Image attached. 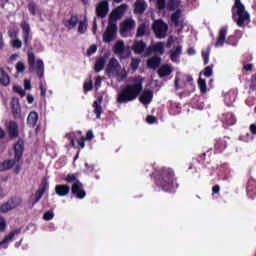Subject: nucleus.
<instances>
[{
	"mask_svg": "<svg viewBox=\"0 0 256 256\" xmlns=\"http://www.w3.org/2000/svg\"><path fill=\"white\" fill-rule=\"evenodd\" d=\"M143 91V78L137 77L134 79V83L127 84L120 89L117 95V103L123 105L125 103H131L135 101L141 95Z\"/></svg>",
	"mask_w": 256,
	"mask_h": 256,
	"instance_id": "1",
	"label": "nucleus"
},
{
	"mask_svg": "<svg viewBox=\"0 0 256 256\" xmlns=\"http://www.w3.org/2000/svg\"><path fill=\"white\" fill-rule=\"evenodd\" d=\"M156 185L166 193H175V190L179 189V182H177L175 171L171 168L160 169L156 178Z\"/></svg>",
	"mask_w": 256,
	"mask_h": 256,
	"instance_id": "2",
	"label": "nucleus"
},
{
	"mask_svg": "<svg viewBox=\"0 0 256 256\" xmlns=\"http://www.w3.org/2000/svg\"><path fill=\"white\" fill-rule=\"evenodd\" d=\"M14 150V159L4 160L0 163V173L3 171H9L13 169L17 163H20L23 160V153H25V140L19 138L13 146Z\"/></svg>",
	"mask_w": 256,
	"mask_h": 256,
	"instance_id": "3",
	"label": "nucleus"
},
{
	"mask_svg": "<svg viewBox=\"0 0 256 256\" xmlns=\"http://www.w3.org/2000/svg\"><path fill=\"white\" fill-rule=\"evenodd\" d=\"M232 19L238 25V27H245V23L249 21L250 15L245 11V5L241 3V0H235L232 6Z\"/></svg>",
	"mask_w": 256,
	"mask_h": 256,
	"instance_id": "4",
	"label": "nucleus"
},
{
	"mask_svg": "<svg viewBox=\"0 0 256 256\" xmlns=\"http://www.w3.org/2000/svg\"><path fill=\"white\" fill-rule=\"evenodd\" d=\"M28 65L33 69L36 67V75H38L39 79H43V75L45 73V64L41 59L36 61L34 52H28Z\"/></svg>",
	"mask_w": 256,
	"mask_h": 256,
	"instance_id": "5",
	"label": "nucleus"
},
{
	"mask_svg": "<svg viewBox=\"0 0 256 256\" xmlns=\"http://www.w3.org/2000/svg\"><path fill=\"white\" fill-rule=\"evenodd\" d=\"M49 190V180L47 177H44L38 187V190L35 192V199L32 205H37L39 201H41L43 195H45V192Z\"/></svg>",
	"mask_w": 256,
	"mask_h": 256,
	"instance_id": "6",
	"label": "nucleus"
},
{
	"mask_svg": "<svg viewBox=\"0 0 256 256\" xmlns=\"http://www.w3.org/2000/svg\"><path fill=\"white\" fill-rule=\"evenodd\" d=\"M70 191L75 199L81 200L87 197V192L85 191V188H83V183H81V181H76V183H73Z\"/></svg>",
	"mask_w": 256,
	"mask_h": 256,
	"instance_id": "7",
	"label": "nucleus"
},
{
	"mask_svg": "<svg viewBox=\"0 0 256 256\" xmlns=\"http://www.w3.org/2000/svg\"><path fill=\"white\" fill-rule=\"evenodd\" d=\"M127 9V4H121L115 10L110 13L108 24L117 25V20L121 19L123 13Z\"/></svg>",
	"mask_w": 256,
	"mask_h": 256,
	"instance_id": "8",
	"label": "nucleus"
},
{
	"mask_svg": "<svg viewBox=\"0 0 256 256\" xmlns=\"http://www.w3.org/2000/svg\"><path fill=\"white\" fill-rule=\"evenodd\" d=\"M20 27L22 29L24 44L26 45V47H30L31 41L33 39V35H31V26L29 25V23H27V21H22Z\"/></svg>",
	"mask_w": 256,
	"mask_h": 256,
	"instance_id": "9",
	"label": "nucleus"
},
{
	"mask_svg": "<svg viewBox=\"0 0 256 256\" xmlns=\"http://www.w3.org/2000/svg\"><path fill=\"white\" fill-rule=\"evenodd\" d=\"M115 37H117V24L108 23L106 31L103 34L104 43H111V41H115Z\"/></svg>",
	"mask_w": 256,
	"mask_h": 256,
	"instance_id": "10",
	"label": "nucleus"
},
{
	"mask_svg": "<svg viewBox=\"0 0 256 256\" xmlns=\"http://www.w3.org/2000/svg\"><path fill=\"white\" fill-rule=\"evenodd\" d=\"M152 29L156 37H158L159 39H163V37H165V35L167 34L168 26L165 22H163V20H158L154 22Z\"/></svg>",
	"mask_w": 256,
	"mask_h": 256,
	"instance_id": "11",
	"label": "nucleus"
},
{
	"mask_svg": "<svg viewBox=\"0 0 256 256\" xmlns=\"http://www.w3.org/2000/svg\"><path fill=\"white\" fill-rule=\"evenodd\" d=\"M9 139H17L19 137V124L15 120H10L6 124Z\"/></svg>",
	"mask_w": 256,
	"mask_h": 256,
	"instance_id": "12",
	"label": "nucleus"
},
{
	"mask_svg": "<svg viewBox=\"0 0 256 256\" xmlns=\"http://www.w3.org/2000/svg\"><path fill=\"white\" fill-rule=\"evenodd\" d=\"M109 13V2L107 0H102L96 7V15L101 19H105Z\"/></svg>",
	"mask_w": 256,
	"mask_h": 256,
	"instance_id": "13",
	"label": "nucleus"
},
{
	"mask_svg": "<svg viewBox=\"0 0 256 256\" xmlns=\"http://www.w3.org/2000/svg\"><path fill=\"white\" fill-rule=\"evenodd\" d=\"M11 109L14 119H21V104L17 98H12Z\"/></svg>",
	"mask_w": 256,
	"mask_h": 256,
	"instance_id": "14",
	"label": "nucleus"
},
{
	"mask_svg": "<svg viewBox=\"0 0 256 256\" xmlns=\"http://www.w3.org/2000/svg\"><path fill=\"white\" fill-rule=\"evenodd\" d=\"M71 191V186L67 184H58L55 186V193L58 197H67Z\"/></svg>",
	"mask_w": 256,
	"mask_h": 256,
	"instance_id": "15",
	"label": "nucleus"
},
{
	"mask_svg": "<svg viewBox=\"0 0 256 256\" xmlns=\"http://www.w3.org/2000/svg\"><path fill=\"white\" fill-rule=\"evenodd\" d=\"M147 10V2L145 0H136L134 3L135 15H143Z\"/></svg>",
	"mask_w": 256,
	"mask_h": 256,
	"instance_id": "16",
	"label": "nucleus"
},
{
	"mask_svg": "<svg viewBox=\"0 0 256 256\" xmlns=\"http://www.w3.org/2000/svg\"><path fill=\"white\" fill-rule=\"evenodd\" d=\"M119 67H121V64H119V61L116 60L115 57L111 58L108 66L106 67V73L108 74H114L117 73V71H119Z\"/></svg>",
	"mask_w": 256,
	"mask_h": 256,
	"instance_id": "17",
	"label": "nucleus"
},
{
	"mask_svg": "<svg viewBox=\"0 0 256 256\" xmlns=\"http://www.w3.org/2000/svg\"><path fill=\"white\" fill-rule=\"evenodd\" d=\"M153 95V90H144L139 98L140 103H143V105H149V103L153 101Z\"/></svg>",
	"mask_w": 256,
	"mask_h": 256,
	"instance_id": "18",
	"label": "nucleus"
},
{
	"mask_svg": "<svg viewBox=\"0 0 256 256\" xmlns=\"http://www.w3.org/2000/svg\"><path fill=\"white\" fill-rule=\"evenodd\" d=\"M101 103H103V96L98 97L93 103L96 119H101V113H103V107L101 106Z\"/></svg>",
	"mask_w": 256,
	"mask_h": 256,
	"instance_id": "19",
	"label": "nucleus"
},
{
	"mask_svg": "<svg viewBox=\"0 0 256 256\" xmlns=\"http://www.w3.org/2000/svg\"><path fill=\"white\" fill-rule=\"evenodd\" d=\"M106 63H107V54H105L103 57L96 59V62L94 65L95 73H100V71H103V69H105Z\"/></svg>",
	"mask_w": 256,
	"mask_h": 256,
	"instance_id": "20",
	"label": "nucleus"
},
{
	"mask_svg": "<svg viewBox=\"0 0 256 256\" xmlns=\"http://www.w3.org/2000/svg\"><path fill=\"white\" fill-rule=\"evenodd\" d=\"M227 149V140L218 138L214 143V151L216 153H223V151Z\"/></svg>",
	"mask_w": 256,
	"mask_h": 256,
	"instance_id": "21",
	"label": "nucleus"
},
{
	"mask_svg": "<svg viewBox=\"0 0 256 256\" xmlns=\"http://www.w3.org/2000/svg\"><path fill=\"white\" fill-rule=\"evenodd\" d=\"M21 233V228H17L15 230H12L7 236L4 237V239L0 242V247H3V245H7L9 241H13L15 238V235H19Z\"/></svg>",
	"mask_w": 256,
	"mask_h": 256,
	"instance_id": "22",
	"label": "nucleus"
},
{
	"mask_svg": "<svg viewBox=\"0 0 256 256\" xmlns=\"http://www.w3.org/2000/svg\"><path fill=\"white\" fill-rule=\"evenodd\" d=\"M226 37H227V27H222L219 31V35L216 41V47H223V45H225Z\"/></svg>",
	"mask_w": 256,
	"mask_h": 256,
	"instance_id": "23",
	"label": "nucleus"
},
{
	"mask_svg": "<svg viewBox=\"0 0 256 256\" xmlns=\"http://www.w3.org/2000/svg\"><path fill=\"white\" fill-rule=\"evenodd\" d=\"M146 48H147V44L143 40H140L134 43L132 49L134 53H136V55H141L143 54Z\"/></svg>",
	"mask_w": 256,
	"mask_h": 256,
	"instance_id": "24",
	"label": "nucleus"
},
{
	"mask_svg": "<svg viewBox=\"0 0 256 256\" xmlns=\"http://www.w3.org/2000/svg\"><path fill=\"white\" fill-rule=\"evenodd\" d=\"M39 121V114L35 111H31L27 117V123L29 127H36L37 122Z\"/></svg>",
	"mask_w": 256,
	"mask_h": 256,
	"instance_id": "25",
	"label": "nucleus"
},
{
	"mask_svg": "<svg viewBox=\"0 0 256 256\" xmlns=\"http://www.w3.org/2000/svg\"><path fill=\"white\" fill-rule=\"evenodd\" d=\"M171 73H173V69L171 68V66H169V64L162 65L158 69V75H159L160 79H163V77H169V75H171Z\"/></svg>",
	"mask_w": 256,
	"mask_h": 256,
	"instance_id": "26",
	"label": "nucleus"
},
{
	"mask_svg": "<svg viewBox=\"0 0 256 256\" xmlns=\"http://www.w3.org/2000/svg\"><path fill=\"white\" fill-rule=\"evenodd\" d=\"M159 65H161V57H159V56L151 57L147 61V66L150 69H157L159 67Z\"/></svg>",
	"mask_w": 256,
	"mask_h": 256,
	"instance_id": "27",
	"label": "nucleus"
},
{
	"mask_svg": "<svg viewBox=\"0 0 256 256\" xmlns=\"http://www.w3.org/2000/svg\"><path fill=\"white\" fill-rule=\"evenodd\" d=\"M0 83L4 87H7V85H9V83H11V79L9 78V74H7V72L3 68H0Z\"/></svg>",
	"mask_w": 256,
	"mask_h": 256,
	"instance_id": "28",
	"label": "nucleus"
},
{
	"mask_svg": "<svg viewBox=\"0 0 256 256\" xmlns=\"http://www.w3.org/2000/svg\"><path fill=\"white\" fill-rule=\"evenodd\" d=\"M135 27L134 20H124L123 23L120 25V31H131Z\"/></svg>",
	"mask_w": 256,
	"mask_h": 256,
	"instance_id": "29",
	"label": "nucleus"
},
{
	"mask_svg": "<svg viewBox=\"0 0 256 256\" xmlns=\"http://www.w3.org/2000/svg\"><path fill=\"white\" fill-rule=\"evenodd\" d=\"M183 12L181 9H176V11L171 15V21L174 23L175 27H179V19H181V15Z\"/></svg>",
	"mask_w": 256,
	"mask_h": 256,
	"instance_id": "30",
	"label": "nucleus"
},
{
	"mask_svg": "<svg viewBox=\"0 0 256 256\" xmlns=\"http://www.w3.org/2000/svg\"><path fill=\"white\" fill-rule=\"evenodd\" d=\"M125 52V43L123 41H118L114 45L115 55H121Z\"/></svg>",
	"mask_w": 256,
	"mask_h": 256,
	"instance_id": "31",
	"label": "nucleus"
},
{
	"mask_svg": "<svg viewBox=\"0 0 256 256\" xmlns=\"http://www.w3.org/2000/svg\"><path fill=\"white\" fill-rule=\"evenodd\" d=\"M170 58L171 61H177V59L179 58V55H181V53H183V47L181 45H178L175 49V51H170Z\"/></svg>",
	"mask_w": 256,
	"mask_h": 256,
	"instance_id": "32",
	"label": "nucleus"
},
{
	"mask_svg": "<svg viewBox=\"0 0 256 256\" xmlns=\"http://www.w3.org/2000/svg\"><path fill=\"white\" fill-rule=\"evenodd\" d=\"M147 35V24L142 23L138 26L136 37H145Z\"/></svg>",
	"mask_w": 256,
	"mask_h": 256,
	"instance_id": "33",
	"label": "nucleus"
},
{
	"mask_svg": "<svg viewBox=\"0 0 256 256\" xmlns=\"http://www.w3.org/2000/svg\"><path fill=\"white\" fill-rule=\"evenodd\" d=\"M198 87L200 89V93H202L203 95H205V93H207V82L205 81V79L199 77Z\"/></svg>",
	"mask_w": 256,
	"mask_h": 256,
	"instance_id": "34",
	"label": "nucleus"
},
{
	"mask_svg": "<svg viewBox=\"0 0 256 256\" xmlns=\"http://www.w3.org/2000/svg\"><path fill=\"white\" fill-rule=\"evenodd\" d=\"M179 0H169L167 3V9L168 11H175V9H177V7H179Z\"/></svg>",
	"mask_w": 256,
	"mask_h": 256,
	"instance_id": "35",
	"label": "nucleus"
},
{
	"mask_svg": "<svg viewBox=\"0 0 256 256\" xmlns=\"http://www.w3.org/2000/svg\"><path fill=\"white\" fill-rule=\"evenodd\" d=\"M77 23H79V17L77 15H72L68 20V25L71 29H74V27H77Z\"/></svg>",
	"mask_w": 256,
	"mask_h": 256,
	"instance_id": "36",
	"label": "nucleus"
},
{
	"mask_svg": "<svg viewBox=\"0 0 256 256\" xmlns=\"http://www.w3.org/2000/svg\"><path fill=\"white\" fill-rule=\"evenodd\" d=\"M246 191L250 195H256V182H249L246 187Z\"/></svg>",
	"mask_w": 256,
	"mask_h": 256,
	"instance_id": "37",
	"label": "nucleus"
},
{
	"mask_svg": "<svg viewBox=\"0 0 256 256\" xmlns=\"http://www.w3.org/2000/svg\"><path fill=\"white\" fill-rule=\"evenodd\" d=\"M14 208L15 206H12L11 203L6 202L0 206V211L1 213H9V211H11V209H14Z\"/></svg>",
	"mask_w": 256,
	"mask_h": 256,
	"instance_id": "38",
	"label": "nucleus"
},
{
	"mask_svg": "<svg viewBox=\"0 0 256 256\" xmlns=\"http://www.w3.org/2000/svg\"><path fill=\"white\" fill-rule=\"evenodd\" d=\"M153 51H157L158 53H165V47L163 46V42H158L154 46H152Z\"/></svg>",
	"mask_w": 256,
	"mask_h": 256,
	"instance_id": "39",
	"label": "nucleus"
},
{
	"mask_svg": "<svg viewBox=\"0 0 256 256\" xmlns=\"http://www.w3.org/2000/svg\"><path fill=\"white\" fill-rule=\"evenodd\" d=\"M87 31V20H83V21H80L79 22V25H78V33H86Z\"/></svg>",
	"mask_w": 256,
	"mask_h": 256,
	"instance_id": "40",
	"label": "nucleus"
},
{
	"mask_svg": "<svg viewBox=\"0 0 256 256\" xmlns=\"http://www.w3.org/2000/svg\"><path fill=\"white\" fill-rule=\"evenodd\" d=\"M209 53H211V48L202 51V59L204 60V65L209 64Z\"/></svg>",
	"mask_w": 256,
	"mask_h": 256,
	"instance_id": "41",
	"label": "nucleus"
},
{
	"mask_svg": "<svg viewBox=\"0 0 256 256\" xmlns=\"http://www.w3.org/2000/svg\"><path fill=\"white\" fill-rule=\"evenodd\" d=\"M139 63H141V59L139 58H132L130 67L132 69V71H136L137 69H139Z\"/></svg>",
	"mask_w": 256,
	"mask_h": 256,
	"instance_id": "42",
	"label": "nucleus"
},
{
	"mask_svg": "<svg viewBox=\"0 0 256 256\" xmlns=\"http://www.w3.org/2000/svg\"><path fill=\"white\" fill-rule=\"evenodd\" d=\"M250 91H256V72L252 74L250 78V85H249Z\"/></svg>",
	"mask_w": 256,
	"mask_h": 256,
	"instance_id": "43",
	"label": "nucleus"
},
{
	"mask_svg": "<svg viewBox=\"0 0 256 256\" xmlns=\"http://www.w3.org/2000/svg\"><path fill=\"white\" fill-rule=\"evenodd\" d=\"M64 181H66V183H77V181H79V179H77V176H75V174H68Z\"/></svg>",
	"mask_w": 256,
	"mask_h": 256,
	"instance_id": "44",
	"label": "nucleus"
},
{
	"mask_svg": "<svg viewBox=\"0 0 256 256\" xmlns=\"http://www.w3.org/2000/svg\"><path fill=\"white\" fill-rule=\"evenodd\" d=\"M28 11L35 17V15H37V5H35L33 2H30L28 4Z\"/></svg>",
	"mask_w": 256,
	"mask_h": 256,
	"instance_id": "45",
	"label": "nucleus"
},
{
	"mask_svg": "<svg viewBox=\"0 0 256 256\" xmlns=\"http://www.w3.org/2000/svg\"><path fill=\"white\" fill-rule=\"evenodd\" d=\"M54 217L55 214L52 212V210L46 211L43 215L44 221H51Z\"/></svg>",
	"mask_w": 256,
	"mask_h": 256,
	"instance_id": "46",
	"label": "nucleus"
},
{
	"mask_svg": "<svg viewBox=\"0 0 256 256\" xmlns=\"http://www.w3.org/2000/svg\"><path fill=\"white\" fill-rule=\"evenodd\" d=\"M156 5L159 11H163L167 7V0H157Z\"/></svg>",
	"mask_w": 256,
	"mask_h": 256,
	"instance_id": "47",
	"label": "nucleus"
},
{
	"mask_svg": "<svg viewBox=\"0 0 256 256\" xmlns=\"http://www.w3.org/2000/svg\"><path fill=\"white\" fill-rule=\"evenodd\" d=\"M212 155H213V150L210 149L207 152L202 153V155L200 156V161H205L207 158L208 159L211 158Z\"/></svg>",
	"mask_w": 256,
	"mask_h": 256,
	"instance_id": "48",
	"label": "nucleus"
},
{
	"mask_svg": "<svg viewBox=\"0 0 256 256\" xmlns=\"http://www.w3.org/2000/svg\"><path fill=\"white\" fill-rule=\"evenodd\" d=\"M7 229V221L5 220V217L0 215V231L3 232Z\"/></svg>",
	"mask_w": 256,
	"mask_h": 256,
	"instance_id": "49",
	"label": "nucleus"
},
{
	"mask_svg": "<svg viewBox=\"0 0 256 256\" xmlns=\"http://www.w3.org/2000/svg\"><path fill=\"white\" fill-rule=\"evenodd\" d=\"M213 75V66H207L204 68V77H211Z\"/></svg>",
	"mask_w": 256,
	"mask_h": 256,
	"instance_id": "50",
	"label": "nucleus"
},
{
	"mask_svg": "<svg viewBox=\"0 0 256 256\" xmlns=\"http://www.w3.org/2000/svg\"><path fill=\"white\" fill-rule=\"evenodd\" d=\"M26 67L25 64L21 61L17 62L16 64V71L17 73H23V71H25Z\"/></svg>",
	"mask_w": 256,
	"mask_h": 256,
	"instance_id": "51",
	"label": "nucleus"
},
{
	"mask_svg": "<svg viewBox=\"0 0 256 256\" xmlns=\"http://www.w3.org/2000/svg\"><path fill=\"white\" fill-rule=\"evenodd\" d=\"M83 88L86 93L89 91H93V82H85Z\"/></svg>",
	"mask_w": 256,
	"mask_h": 256,
	"instance_id": "52",
	"label": "nucleus"
},
{
	"mask_svg": "<svg viewBox=\"0 0 256 256\" xmlns=\"http://www.w3.org/2000/svg\"><path fill=\"white\" fill-rule=\"evenodd\" d=\"M22 46L23 42H21V40L15 39L12 41V47H14L15 49H21Z\"/></svg>",
	"mask_w": 256,
	"mask_h": 256,
	"instance_id": "53",
	"label": "nucleus"
},
{
	"mask_svg": "<svg viewBox=\"0 0 256 256\" xmlns=\"http://www.w3.org/2000/svg\"><path fill=\"white\" fill-rule=\"evenodd\" d=\"M93 53H97V45L92 44L88 49H87V55H93Z\"/></svg>",
	"mask_w": 256,
	"mask_h": 256,
	"instance_id": "54",
	"label": "nucleus"
},
{
	"mask_svg": "<svg viewBox=\"0 0 256 256\" xmlns=\"http://www.w3.org/2000/svg\"><path fill=\"white\" fill-rule=\"evenodd\" d=\"M93 137H95L93 135V130H88L87 133H86V136H83V138L86 140V141H92Z\"/></svg>",
	"mask_w": 256,
	"mask_h": 256,
	"instance_id": "55",
	"label": "nucleus"
},
{
	"mask_svg": "<svg viewBox=\"0 0 256 256\" xmlns=\"http://www.w3.org/2000/svg\"><path fill=\"white\" fill-rule=\"evenodd\" d=\"M39 89L41 91V97H45L47 95V88H45L43 82L39 83Z\"/></svg>",
	"mask_w": 256,
	"mask_h": 256,
	"instance_id": "56",
	"label": "nucleus"
},
{
	"mask_svg": "<svg viewBox=\"0 0 256 256\" xmlns=\"http://www.w3.org/2000/svg\"><path fill=\"white\" fill-rule=\"evenodd\" d=\"M146 121L150 125H153V123H157V118L153 115H149V116H147Z\"/></svg>",
	"mask_w": 256,
	"mask_h": 256,
	"instance_id": "57",
	"label": "nucleus"
},
{
	"mask_svg": "<svg viewBox=\"0 0 256 256\" xmlns=\"http://www.w3.org/2000/svg\"><path fill=\"white\" fill-rule=\"evenodd\" d=\"M103 81V78L101 76H97L95 79V87L96 89H99L101 87V82Z\"/></svg>",
	"mask_w": 256,
	"mask_h": 256,
	"instance_id": "58",
	"label": "nucleus"
},
{
	"mask_svg": "<svg viewBox=\"0 0 256 256\" xmlns=\"http://www.w3.org/2000/svg\"><path fill=\"white\" fill-rule=\"evenodd\" d=\"M85 141H87V140L85 138H83V136H81V139L77 140V143H78L80 149L85 148Z\"/></svg>",
	"mask_w": 256,
	"mask_h": 256,
	"instance_id": "59",
	"label": "nucleus"
},
{
	"mask_svg": "<svg viewBox=\"0 0 256 256\" xmlns=\"http://www.w3.org/2000/svg\"><path fill=\"white\" fill-rule=\"evenodd\" d=\"M16 93H19L20 97H25V90L21 88L20 86L15 87Z\"/></svg>",
	"mask_w": 256,
	"mask_h": 256,
	"instance_id": "60",
	"label": "nucleus"
},
{
	"mask_svg": "<svg viewBox=\"0 0 256 256\" xmlns=\"http://www.w3.org/2000/svg\"><path fill=\"white\" fill-rule=\"evenodd\" d=\"M24 89L26 91L31 90V80H27V79L24 80Z\"/></svg>",
	"mask_w": 256,
	"mask_h": 256,
	"instance_id": "61",
	"label": "nucleus"
},
{
	"mask_svg": "<svg viewBox=\"0 0 256 256\" xmlns=\"http://www.w3.org/2000/svg\"><path fill=\"white\" fill-rule=\"evenodd\" d=\"M219 191H221V187L219 185H214L212 187V195H218Z\"/></svg>",
	"mask_w": 256,
	"mask_h": 256,
	"instance_id": "62",
	"label": "nucleus"
},
{
	"mask_svg": "<svg viewBox=\"0 0 256 256\" xmlns=\"http://www.w3.org/2000/svg\"><path fill=\"white\" fill-rule=\"evenodd\" d=\"M243 69L244 71H253V64H246Z\"/></svg>",
	"mask_w": 256,
	"mask_h": 256,
	"instance_id": "63",
	"label": "nucleus"
},
{
	"mask_svg": "<svg viewBox=\"0 0 256 256\" xmlns=\"http://www.w3.org/2000/svg\"><path fill=\"white\" fill-rule=\"evenodd\" d=\"M250 132L252 133V135H256V124L250 125Z\"/></svg>",
	"mask_w": 256,
	"mask_h": 256,
	"instance_id": "64",
	"label": "nucleus"
}]
</instances>
